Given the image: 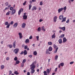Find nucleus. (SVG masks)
<instances>
[{
	"label": "nucleus",
	"mask_w": 75,
	"mask_h": 75,
	"mask_svg": "<svg viewBox=\"0 0 75 75\" xmlns=\"http://www.w3.org/2000/svg\"><path fill=\"white\" fill-rule=\"evenodd\" d=\"M34 63L33 62L32 63V64L30 65V67H30V69H31V74H33V73H34V71H35V70L34 69V68H35V66H34Z\"/></svg>",
	"instance_id": "obj_1"
},
{
	"label": "nucleus",
	"mask_w": 75,
	"mask_h": 75,
	"mask_svg": "<svg viewBox=\"0 0 75 75\" xmlns=\"http://www.w3.org/2000/svg\"><path fill=\"white\" fill-rule=\"evenodd\" d=\"M50 70H51V68H50V69H47V71H44L43 72L44 75H47V74L50 73Z\"/></svg>",
	"instance_id": "obj_2"
},
{
	"label": "nucleus",
	"mask_w": 75,
	"mask_h": 75,
	"mask_svg": "<svg viewBox=\"0 0 75 75\" xmlns=\"http://www.w3.org/2000/svg\"><path fill=\"white\" fill-rule=\"evenodd\" d=\"M18 51H19V49H18V48H16L13 50L14 53L16 54H17V53H18Z\"/></svg>",
	"instance_id": "obj_3"
},
{
	"label": "nucleus",
	"mask_w": 75,
	"mask_h": 75,
	"mask_svg": "<svg viewBox=\"0 0 75 75\" xmlns=\"http://www.w3.org/2000/svg\"><path fill=\"white\" fill-rule=\"evenodd\" d=\"M23 54V55H27V51L26 50H24L22 52L20 53V55H22Z\"/></svg>",
	"instance_id": "obj_4"
},
{
	"label": "nucleus",
	"mask_w": 75,
	"mask_h": 75,
	"mask_svg": "<svg viewBox=\"0 0 75 75\" xmlns=\"http://www.w3.org/2000/svg\"><path fill=\"white\" fill-rule=\"evenodd\" d=\"M23 9L21 8L18 11V15H20V14L21 13V12H23Z\"/></svg>",
	"instance_id": "obj_5"
},
{
	"label": "nucleus",
	"mask_w": 75,
	"mask_h": 75,
	"mask_svg": "<svg viewBox=\"0 0 75 75\" xmlns=\"http://www.w3.org/2000/svg\"><path fill=\"white\" fill-rule=\"evenodd\" d=\"M63 10H64V8H61L59 9L58 10V13H60L61 11H62Z\"/></svg>",
	"instance_id": "obj_6"
},
{
	"label": "nucleus",
	"mask_w": 75,
	"mask_h": 75,
	"mask_svg": "<svg viewBox=\"0 0 75 75\" xmlns=\"http://www.w3.org/2000/svg\"><path fill=\"white\" fill-rule=\"evenodd\" d=\"M37 10V7L35 6H33L31 9L32 11H35Z\"/></svg>",
	"instance_id": "obj_7"
},
{
	"label": "nucleus",
	"mask_w": 75,
	"mask_h": 75,
	"mask_svg": "<svg viewBox=\"0 0 75 75\" xmlns=\"http://www.w3.org/2000/svg\"><path fill=\"white\" fill-rule=\"evenodd\" d=\"M16 12V10L15 9L13 10L11 12V15H12V14H14Z\"/></svg>",
	"instance_id": "obj_8"
},
{
	"label": "nucleus",
	"mask_w": 75,
	"mask_h": 75,
	"mask_svg": "<svg viewBox=\"0 0 75 75\" xmlns=\"http://www.w3.org/2000/svg\"><path fill=\"white\" fill-rule=\"evenodd\" d=\"M17 25H18V23H16L13 24V28H16V27H17Z\"/></svg>",
	"instance_id": "obj_9"
},
{
	"label": "nucleus",
	"mask_w": 75,
	"mask_h": 75,
	"mask_svg": "<svg viewBox=\"0 0 75 75\" xmlns=\"http://www.w3.org/2000/svg\"><path fill=\"white\" fill-rule=\"evenodd\" d=\"M52 47H49V48H48V49H47V51H52Z\"/></svg>",
	"instance_id": "obj_10"
},
{
	"label": "nucleus",
	"mask_w": 75,
	"mask_h": 75,
	"mask_svg": "<svg viewBox=\"0 0 75 75\" xmlns=\"http://www.w3.org/2000/svg\"><path fill=\"white\" fill-rule=\"evenodd\" d=\"M67 39H66V38H63V43H65V42H67Z\"/></svg>",
	"instance_id": "obj_11"
},
{
	"label": "nucleus",
	"mask_w": 75,
	"mask_h": 75,
	"mask_svg": "<svg viewBox=\"0 0 75 75\" xmlns=\"http://www.w3.org/2000/svg\"><path fill=\"white\" fill-rule=\"evenodd\" d=\"M57 16H54L53 19L54 22H56L57 21Z\"/></svg>",
	"instance_id": "obj_12"
},
{
	"label": "nucleus",
	"mask_w": 75,
	"mask_h": 75,
	"mask_svg": "<svg viewBox=\"0 0 75 75\" xmlns=\"http://www.w3.org/2000/svg\"><path fill=\"white\" fill-rule=\"evenodd\" d=\"M26 25V24L24 23H23L22 24V28H24L25 27V25Z\"/></svg>",
	"instance_id": "obj_13"
},
{
	"label": "nucleus",
	"mask_w": 75,
	"mask_h": 75,
	"mask_svg": "<svg viewBox=\"0 0 75 75\" xmlns=\"http://www.w3.org/2000/svg\"><path fill=\"white\" fill-rule=\"evenodd\" d=\"M25 42L26 44H28V43H29V42H30V40H29V39H26L25 40Z\"/></svg>",
	"instance_id": "obj_14"
},
{
	"label": "nucleus",
	"mask_w": 75,
	"mask_h": 75,
	"mask_svg": "<svg viewBox=\"0 0 75 75\" xmlns=\"http://www.w3.org/2000/svg\"><path fill=\"white\" fill-rule=\"evenodd\" d=\"M64 18V16L62 15H60L59 16V19H60V20H62Z\"/></svg>",
	"instance_id": "obj_15"
},
{
	"label": "nucleus",
	"mask_w": 75,
	"mask_h": 75,
	"mask_svg": "<svg viewBox=\"0 0 75 75\" xmlns=\"http://www.w3.org/2000/svg\"><path fill=\"white\" fill-rule=\"evenodd\" d=\"M27 18V16L26 15H24L23 16V19L26 20Z\"/></svg>",
	"instance_id": "obj_16"
},
{
	"label": "nucleus",
	"mask_w": 75,
	"mask_h": 75,
	"mask_svg": "<svg viewBox=\"0 0 75 75\" xmlns=\"http://www.w3.org/2000/svg\"><path fill=\"white\" fill-rule=\"evenodd\" d=\"M52 38H55V33H54L52 36Z\"/></svg>",
	"instance_id": "obj_17"
},
{
	"label": "nucleus",
	"mask_w": 75,
	"mask_h": 75,
	"mask_svg": "<svg viewBox=\"0 0 75 75\" xmlns=\"http://www.w3.org/2000/svg\"><path fill=\"white\" fill-rule=\"evenodd\" d=\"M66 17L63 18V20L62 21V23L63 22H65L66 21Z\"/></svg>",
	"instance_id": "obj_18"
},
{
	"label": "nucleus",
	"mask_w": 75,
	"mask_h": 75,
	"mask_svg": "<svg viewBox=\"0 0 75 75\" xmlns=\"http://www.w3.org/2000/svg\"><path fill=\"white\" fill-rule=\"evenodd\" d=\"M64 63H61L59 65V66H61V67H63L64 66Z\"/></svg>",
	"instance_id": "obj_19"
},
{
	"label": "nucleus",
	"mask_w": 75,
	"mask_h": 75,
	"mask_svg": "<svg viewBox=\"0 0 75 75\" xmlns=\"http://www.w3.org/2000/svg\"><path fill=\"white\" fill-rule=\"evenodd\" d=\"M62 40L61 39H59V44L62 43Z\"/></svg>",
	"instance_id": "obj_20"
},
{
	"label": "nucleus",
	"mask_w": 75,
	"mask_h": 75,
	"mask_svg": "<svg viewBox=\"0 0 75 75\" xmlns=\"http://www.w3.org/2000/svg\"><path fill=\"white\" fill-rule=\"evenodd\" d=\"M41 28H42V30L44 31H45V29H44L45 28L44 26H42L41 27Z\"/></svg>",
	"instance_id": "obj_21"
},
{
	"label": "nucleus",
	"mask_w": 75,
	"mask_h": 75,
	"mask_svg": "<svg viewBox=\"0 0 75 75\" xmlns=\"http://www.w3.org/2000/svg\"><path fill=\"white\" fill-rule=\"evenodd\" d=\"M10 13H11V11H8V12H7L6 14V16H8L10 15Z\"/></svg>",
	"instance_id": "obj_22"
},
{
	"label": "nucleus",
	"mask_w": 75,
	"mask_h": 75,
	"mask_svg": "<svg viewBox=\"0 0 75 75\" xmlns=\"http://www.w3.org/2000/svg\"><path fill=\"white\" fill-rule=\"evenodd\" d=\"M32 7V5L31 4H30L29 6V10H31V8Z\"/></svg>",
	"instance_id": "obj_23"
},
{
	"label": "nucleus",
	"mask_w": 75,
	"mask_h": 75,
	"mask_svg": "<svg viewBox=\"0 0 75 75\" xmlns=\"http://www.w3.org/2000/svg\"><path fill=\"white\" fill-rule=\"evenodd\" d=\"M16 64H19V63H20V61L19 60H16Z\"/></svg>",
	"instance_id": "obj_24"
},
{
	"label": "nucleus",
	"mask_w": 75,
	"mask_h": 75,
	"mask_svg": "<svg viewBox=\"0 0 75 75\" xmlns=\"http://www.w3.org/2000/svg\"><path fill=\"white\" fill-rule=\"evenodd\" d=\"M62 30L64 31L65 30V27H62Z\"/></svg>",
	"instance_id": "obj_25"
},
{
	"label": "nucleus",
	"mask_w": 75,
	"mask_h": 75,
	"mask_svg": "<svg viewBox=\"0 0 75 75\" xmlns=\"http://www.w3.org/2000/svg\"><path fill=\"white\" fill-rule=\"evenodd\" d=\"M52 42H48V45H52Z\"/></svg>",
	"instance_id": "obj_26"
},
{
	"label": "nucleus",
	"mask_w": 75,
	"mask_h": 75,
	"mask_svg": "<svg viewBox=\"0 0 75 75\" xmlns=\"http://www.w3.org/2000/svg\"><path fill=\"white\" fill-rule=\"evenodd\" d=\"M58 49V48H56V49H55V51H54V52H53V53L54 54H55L57 53V49Z\"/></svg>",
	"instance_id": "obj_27"
},
{
	"label": "nucleus",
	"mask_w": 75,
	"mask_h": 75,
	"mask_svg": "<svg viewBox=\"0 0 75 75\" xmlns=\"http://www.w3.org/2000/svg\"><path fill=\"white\" fill-rule=\"evenodd\" d=\"M38 31L39 32H40L41 31V28L40 27H39L38 29Z\"/></svg>",
	"instance_id": "obj_28"
},
{
	"label": "nucleus",
	"mask_w": 75,
	"mask_h": 75,
	"mask_svg": "<svg viewBox=\"0 0 75 75\" xmlns=\"http://www.w3.org/2000/svg\"><path fill=\"white\" fill-rule=\"evenodd\" d=\"M14 74L17 75H18V74H19V73H18V72H17V71H15V72H14Z\"/></svg>",
	"instance_id": "obj_29"
},
{
	"label": "nucleus",
	"mask_w": 75,
	"mask_h": 75,
	"mask_svg": "<svg viewBox=\"0 0 75 75\" xmlns=\"http://www.w3.org/2000/svg\"><path fill=\"white\" fill-rule=\"evenodd\" d=\"M33 54H34V55L35 56H36V55H37V52L36 51L34 52H33Z\"/></svg>",
	"instance_id": "obj_30"
},
{
	"label": "nucleus",
	"mask_w": 75,
	"mask_h": 75,
	"mask_svg": "<svg viewBox=\"0 0 75 75\" xmlns=\"http://www.w3.org/2000/svg\"><path fill=\"white\" fill-rule=\"evenodd\" d=\"M1 69H4V65H1Z\"/></svg>",
	"instance_id": "obj_31"
},
{
	"label": "nucleus",
	"mask_w": 75,
	"mask_h": 75,
	"mask_svg": "<svg viewBox=\"0 0 75 75\" xmlns=\"http://www.w3.org/2000/svg\"><path fill=\"white\" fill-rule=\"evenodd\" d=\"M48 51H46V54H51V53L49 52H48Z\"/></svg>",
	"instance_id": "obj_32"
},
{
	"label": "nucleus",
	"mask_w": 75,
	"mask_h": 75,
	"mask_svg": "<svg viewBox=\"0 0 75 75\" xmlns=\"http://www.w3.org/2000/svg\"><path fill=\"white\" fill-rule=\"evenodd\" d=\"M58 57V56H57V55H56V56H55V57H54V58H55V60H57V58Z\"/></svg>",
	"instance_id": "obj_33"
},
{
	"label": "nucleus",
	"mask_w": 75,
	"mask_h": 75,
	"mask_svg": "<svg viewBox=\"0 0 75 75\" xmlns=\"http://www.w3.org/2000/svg\"><path fill=\"white\" fill-rule=\"evenodd\" d=\"M26 62V59H24L23 60V62H22V64H24V63Z\"/></svg>",
	"instance_id": "obj_34"
},
{
	"label": "nucleus",
	"mask_w": 75,
	"mask_h": 75,
	"mask_svg": "<svg viewBox=\"0 0 75 75\" xmlns=\"http://www.w3.org/2000/svg\"><path fill=\"white\" fill-rule=\"evenodd\" d=\"M13 47H16V42H14L13 43Z\"/></svg>",
	"instance_id": "obj_35"
},
{
	"label": "nucleus",
	"mask_w": 75,
	"mask_h": 75,
	"mask_svg": "<svg viewBox=\"0 0 75 75\" xmlns=\"http://www.w3.org/2000/svg\"><path fill=\"white\" fill-rule=\"evenodd\" d=\"M7 25L6 27V28H8L10 27V24H9L8 25Z\"/></svg>",
	"instance_id": "obj_36"
},
{
	"label": "nucleus",
	"mask_w": 75,
	"mask_h": 75,
	"mask_svg": "<svg viewBox=\"0 0 75 75\" xmlns=\"http://www.w3.org/2000/svg\"><path fill=\"white\" fill-rule=\"evenodd\" d=\"M5 25H8V22H5Z\"/></svg>",
	"instance_id": "obj_37"
},
{
	"label": "nucleus",
	"mask_w": 75,
	"mask_h": 75,
	"mask_svg": "<svg viewBox=\"0 0 75 75\" xmlns=\"http://www.w3.org/2000/svg\"><path fill=\"white\" fill-rule=\"evenodd\" d=\"M64 34L60 36H59V38H61V37H64Z\"/></svg>",
	"instance_id": "obj_38"
},
{
	"label": "nucleus",
	"mask_w": 75,
	"mask_h": 75,
	"mask_svg": "<svg viewBox=\"0 0 75 75\" xmlns=\"http://www.w3.org/2000/svg\"><path fill=\"white\" fill-rule=\"evenodd\" d=\"M14 61H18L17 60V57H15V58H14Z\"/></svg>",
	"instance_id": "obj_39"
},
{
	"label": "nucleus",
	"mask_w": 75,
	"mask_h": 75,
	"mask_svg": "<svg viewBox=\"0 0 75 75\" xmlns=\"http://www.w3.org/2000/svg\"><path fill=\"white\" fill-rule=\"evenodd\" d=\"M8 47H12V45H7Z\"/></svg>",
	"instance_id": "obj_40"
},
{
	"label": "nucleus",
	"mask_w": 75,
	"mask_h": 75,
	"mask_svg": "<svg viewBox=\"0 0 75 75\" xmlns=\"http://www.w3.org/2000/svg\"><path fill=\"white\" fill-rule=\"evenodd\" d=\"M22 47H28V46H27V45L25 46V45H22Z\"/></svg>",
	"instance_id": "obj_41"
},
{
	"label": "nucleus",
	"mask_w": 75,
	"mask_h": 75,
	"mask_svg": "<svg viewBox=\"0 0 75 75\" xmlns=\"http://www.w3.org/2000/svg\"><path fill=\"white\" fill-rule=\"evenodd\" d=\"M5 5L6 6H8V2H7L5 3Z\"/></svg>",
	"instance_id": "obj_42"
},
{
	"label": "nucleus",
	"mask_w": 75,
	"mask_h": 75,
	"mask_svg": "<svg viewBox=\"0 0 75 75\" xmlns=\"http://www.w3.org/2000/svg\"><path fill=\"white\" fill-rule=\"evenodd\" d=\"M43 4V3L42 2V1H41L40 2V6H42Z\"/></svg>",
	"instance_id": "obj_43"
},
{
	"label": "nucleus",
	"mask_w": 75,
	"mask_h": 75,
	"mask_svg": "<svg viewBox=\"0 0 75 75\" xmlns=\"http://www.w3.org/2000/svg\"><path fill=\"white\" fill-rule=\"evenodd\" d=\"M26 3H27V1H25V2L23 4V6H25L26 4Z\"/></svg>",
	"instance_id": "obj_44"
},
{
	"label": "nucleus",
	"mask_w": 75,
	"mask_h": 75,
	"mask_svg": "<svg viewBox=\"0 0 75 75\" xmlns=\"http://www.w3.org/2000/svg\"><path fill=\"white\" fill-rule=\"evenodd\" d=\"M14 24V22L13 21H11L10 23V24L11 25H13Z\"/></svg>",
	"instance_id": "obj_45"
},
{
	"label": "nucleus",
	"mask_w": 75,
	"mask_h": 75,
	"mask_svg": "<svg viewBox=\"0 0 75 75\" xmlns=\"http://www.w3.org/2000/svg\"><path fill=\"white\" fill-rule=\"evenodd\" d=\"M12 73V71H9V75H10L11 74V73Z\"/></svg>",
	"instance_id": "obj_46"
},
{
	"label": "nucleus",
	"mask_w": 75,
	"mask_h": 75,
	"mask_svg": "<svg viewBox=\"0 0 75 75\" xmlns=\"http://www.w3.org/2000/svg\"><path fill=\"white\" fill-rule=\"evenodd\" d=\"M10 60V58L9 57H6V60L8 61Z\"/></svg>",
	"instance_id": "obj_47"
},
{
	"label": "nucleus",
	"mask_w": 75,
	"mask_h": 75,
	"mask_svg": "<svg viewBox=\"0 0 75 75\" xmlns=\"http://www.w3.org/2000/svg\"><path fill=\"white\" fill-rule=\"evenodd\" d=\"M36 38L37 39V41H38L39 39V36H36Z\"/></svg>",
	"instance_id": "obj_48"
},
{
	"label": "nucleus",
	"mask_w": 75,
	"mask_h": 75,
	"mask_svg": "<svg viewBox=\"0 0 75 75\" xmlns=\"http://www.w3.org/2000/svg\"><path fill=\"white\" fill-rule=\"evenodd\" d=\"M63 10H67V7L65 6L63 8Z\"/></svg>",
	"instance_id": "obj_49"
},
{
	"label": "nucleus",
	"mask_w": 75,
	"mask_h": 75,
	"mask_svg": "<svg viewBox=\"0 0 75 75\" xmlns=\"http://www.w3.org/2000/svg\"><path fill=\"white\" fill-rule=\"evenodd\" d=\"M18 35H19V36H20V35H22V33H21L20 32L18 33Z\"/></svg>",
	"instance_id": "obj_50"
},
{
	"label": "nucleus",
	"mask_w": 75,
	"mask_h": 75,
	"mask_svg": "<svg viewBox=\"0 0 75 75\" xmlns=\"http://www.w3.org/2000/svg\"><path fill=\"white\" fill-rule=\"evenodd\" d=\"M74 63V62H70V64H73Z\"/></svg>",
	"instance_id": "obj_51"
},
{
	"label": "nucleus",
	"mask_w": 75,
	"mask_h": 75,
	"mask_svg": "<svg viewBox=\"0 0 75 75\" xmlns=\"http://www.w3.org/2000/svg\"><path fill=\"white\" fill-rule=\"evenodd\" d=\"M13 8H13V7H11L10 8V10H12L13 9Z\"/></svg>",
	"instance_id": "obj_52"
},
{
	"label": "nucleus",
	"mask_w": 75,
	"mask_h": 75,
	"mask_svg": "<svg viewBox=\"0 0 75 75\" xmlns=\"http://www.w3.org/2000/svg\"><path fill=\"white\" fill-rule=\"evenodd\" d=\"M22 38H23V36L22 35L19 36V38H20V39H21Z\"/></svg>",
	"instance_id": "obj_53"
},
{
	"label": "nucleus",
	"mask_w": 75,
	"mask_h": 75,
	"mask_svg": "<svg viewBox=\"0 0 75 75\" xmlns=\"http://www.w3.org/2000/svg\"><path fill=\"white\" fill-rule=\"evenodd\" d=\"M29 3H30V4H32V3H33V1H31V0L30 1Z\"/></svg>",
	"instance_id": "obj_54"
},
{
	"label": "nucleus",
	"mask_w": 75,
	"mask_h": 75,
	"mask_svg": "<svg viewBox=\"0 0 75 75\" xmlns=\"http://www.w3.org/2000/svg\"><path fill=\"white\" fill-rule=\"evenodd\" d=\"M29 38L30 40H31V39H32L33 38V37H32V36H30V37H29Z\"/></svg>",
	"instance_id": "obj_55"
},
{
	"label": "nucleus",
	"mask_w": 75,
	"mask_h": 75,
	"mask_svg": "<svg viewBox=\"0 0 75 75\" xmlns=\"http://www.w3.org/2000/svg\"><path fill=\"white\" fill-rule=\"evenodd\" d=\"M69 19H68L67 21H66V23H69Z\"/></svg>",
	"instance_id": "obj_56"
},
{
	"label": "nucleus",
	"mask_w": 75,
	"mask_h": 75,
	"mask_svg": "<svg viewBox=\"0 0 75 75\" xmlns=\"http://www.w3.org/2000/svg\"><path fill=\"white\" fill-rule=\"evenodd\" d=\"M57 68H56L54 70V71L56 72H57Z\"/></svg>",
	"instance_id": "obj_57"
},
{
	"label": "nucleus",
	"mask_w": 75,
	"mask_h": 75,
	"mask_svg": "<svg viewBox=\"0 0 75 75\" xmlns=\"http://www.w3.org/2000/svg\"><path fill=\"white\" fill-rule=\"evenodd\" d=\"M27 75H30V73L29 72H28L27 73Z\"/></svg>",
	"instance_id": "obj_58"
},
{
	"label": "nucleus",
	"mask_w": 75,
	"mask_h": 75,
	"mask_svg": "<svg viewBox=\"0 0 75 75\" xmlns=\"http://www.w3.org/2000/svg\"><path fill=\"white\" fill-rule=\"evenodd\" d=\"M28 57H29L30 58H32V55H29V56H28Z\"/></svg>",
	"instance_id": "obj_59"
},
{
	"label": "nucleus",
	"mask_w": 75,
	"mask_h": 75,
	"mask_svg": "<svg viewBox=\"0 0 75 75\" xmlns=\"http://www.w3.org/2000/svg\"><path fill=\"white\" fill-rule=\"evenodd\" d=\"M32 2H35L36 1V0H32Z\"/></svg>",
	"instance_id": "obj_60"
},
{
	"label": "nucleus",
	"mask_w": 75,
	"mask_h": 75,
	"mask_svg": "<svg viewBox=\"0 0 75 75\" xmlns=\"http://www.w3.org/2000/svg\"><path fill=\"white\" fill-rule=\"evenodd\" d=\"M8 9V7H6V8L5 9H4L5 10H7Z\"/></svg>",
	"instance_id": "obj_61"
},
{
	"label": "nucleus",
	"mask_w": 75,
	"mask_h": 75,
	"mask_svg": "<svg viewBox=\"0 0 75 75\" xmlns=\"http://www.w3.org/2000/svg\"><path fill=\"white\" fill-rule=\"evenodd\" d=\"M24 63H22V65H21V66L22 67H23V65H24Z\"/></svg>",
	"instance_id": "obj_62"
},
{
	"label": "nucleus",
	"mask_w": 75,
	"mask_h": 75,
	"mask_svg": "<svg viewBox=\"0 0 75 75\" xmlns=\"http://www.w3.org/2000/svg\"><path fill=\"white\" fill-rule=\"evenodd\" d=\"M53 47H57V46H56L54 44L53 45Z\"/></svg>",
	"instance_id": "obj_63"
},
{
	"label": "nucleus",
	"mask_w": 75,
	"mask_h": 75,
	"mask_svg": "<svg viewBox=\"0 0 75 75\" xmlns=\"http://www.w3.org/2000/svg\"><path fill=\"white\" fill-rule=\"evenodd\" d=\"M42 19H40V20H39V22H41V21H42Z\"/></svg>",
	"instance_id": "obj_64"
}]
</instances>
